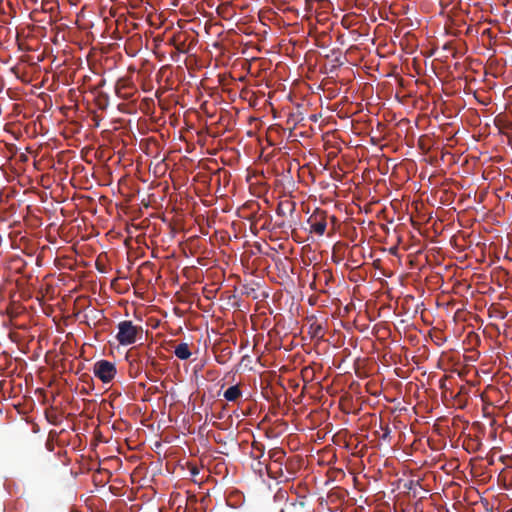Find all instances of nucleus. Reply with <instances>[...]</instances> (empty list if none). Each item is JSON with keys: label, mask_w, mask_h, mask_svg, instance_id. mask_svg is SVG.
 Returning <instances> with one entry per match:
<instances>
[{"label": "nucleus", "mask_w": 512, "mask_h": 512, "mask_svg": "<svg viewBox=\"0 0 512 512\" xmlns=\"http://www.w3.org/2000/svg\"><path fill=\"white\" fill-rule=\"evenodd\" d=\"M312 230L318 235H323L326 230V223L323 221L316 222L312 224Z\"/></svg>", "instance_id": "39448f33"}, {"label": "nucleus", "mask_w": 512, "mask_h": 512, "mask_svg": "<svg viewBox=\"0 0 512 512\" xmlns=\"http://www.w3.org/2000/svg\"><path fill=\"white\" fill-rule=\"evenodd\" d=\"M241 395V391L238 386H231L224 392V398L227 401H235Z\"/></svg>", "instance_id": "20e7f679"}, {"label": "nucleus", "mask_w": 512, "mask_h": 512, "mask_svg": "<svg viewBox=\"0 0 512 512\" xmlns=\"http://www.w3.org/2000/svg\"><path fill=\"white\" fill-rule=\"evenodd\" d=\"M93 373L103 383H109L116 375V367L110 361L100 360L94 364Z\"/></svg>", "instance_id": "f03ea898"}, {"label": "nucleus", "mask_w": 512, "mask_h": 512, "mask_svg": "<svg viewBox=\"0 0 512 512\" xmlns=\"http://www.w3.org/2000/svg\"><path fill=\"white\" fill-rule=\"evenodd\" d=\"M141 333V327L134 325L132 321L125 320L118 324L116 339L120 345L128 346L134 344Z\"/></svg>", "instance_id": "f257e3e1"}, {"label": "nucleus", "mask_w": 512, "mask_h": 512, "mask_svg": "<svg viewBox=\"0 0 512 512\" xmlns=\"http://www.w3.org/2000/svg\"><path fill=\"white\" fill-rule=\"evenodd\" d=\"M507 512H512V508H511V509H509Z\"/></svg>", "instance_id": "423d86ee"}, {"label": "nucleus", "mask_w": 512, "mask_h": 512, "mask_svg": "<svg viewBox=\"0 0 512 512\" xmlns=\"http://www.w3.org/2000/svg\"><path fill=\"white\" fill-rule=\"evenodd\" d=\"M174 353L181 360H186L191 356V352L187 343H181L177 345Z\"/></svg>", "instance_id": "7ed1b4c3"}]
</instances>
